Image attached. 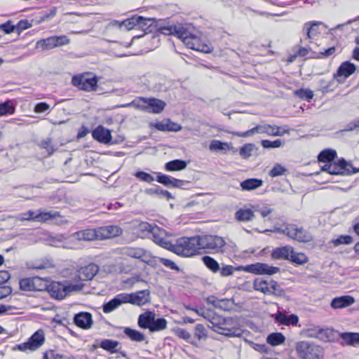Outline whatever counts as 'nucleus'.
Instances as JSON below:
<instances>
[{"mask_svg": "<svg viewBox=\"0 0 359 359\" xmlns=\"http://www.w3.org/2000/svg\"><path fill=\"white\" fill-rule=\"evenodd\" d=\"M99 346L111 353H118L121 349L120 343L118 341L108 339L101 340Z\"/></svg>", "mask_w": 359, "mask_h": 359, "instance_id": "29", "label": "nucleus"}, {"mask_svg": "<svg viewBox=\"0 0 359 359\" xmlns=\"http://www.w3.org/2000/svg\"><path fill=\"white\" fill-rule=\"evenodd\" d=\"M55 48L69 44L70 39L66 35L53 36Z\"/></svg>", "mask_w": 359, "mask_h": 359, "instance_id": "58", "label": "nucleus"}, {"mask_svg": "<svg viewBox=\"0 0 359 359\" xmlns=\"http://www.w3.org/2000/svg\"><path fill=\"white\" fill-rule=\"evenodd\" d=\"M43 359H76L70 354H63L54 349H48L43 353Z\"/></svg>", "mask_w": 359, "mask_h": 359, "instance_id": "33", "label": "nucleus"}, {"mask_svg": "<svg viewBox=\"0 0 359 359\" xmlns=\"http://www.w3.org/2000/svg\"><path fill=\"white\" fill-rule=\"evenodd\" d=\"M335 51H336L335 47L332 46L327 49H324V50H320L318 53V55H317L316 56H314V57H317V58L328 57H330L332 55H334Z\"/></svg>", "mask_w": 359, "mask_h": 359, "instance_id": "64", "label": "nucleus"}, {"mask_svg": "<svg viewBox=\"0 0 359 359\" xmlns=\"http://www.w3.org/2000/svg\"><path fill=\"white\" fill-rule=\"evenodd\" d=\"M39 146L41 148L46 149L49 156L52 155L55 151L50 138L42 140L39 143Z\"/></svg>", "mask_w": 359, "mask_h": 359, "instance_id": "55", "label": "nucleus"}, {"mask_svg": "<svg viewBox=\"0 0 359 359\" xmlns=\"http://www.w3.org/2000/svg\"><path fill=\"white\" fill-rule=\"evenodd\" d=\"M189 183V182L188 181L177 180V179H175V178L171 177L169 187L186 189V186Z\"/></svg>", "mask_w": 359, "mask_h": 359, "instance_id": "63", "label": "nucleus"}, {"mask_svg": "<svg viewBox=\"0 0 359 359\" xmlns=\"http://www.w3.org/2000/svg\"><path fill=\"white\" fill-rule=\"evenodd\" d=\"M138 22L137 23V29L146 31L152 25L154 20L151 18H146L142 16H137Z\"/></svg>", "mask_w": 359, "mask_h": 359, "instance_id": "51", "label": "nucleus"}, {"mask_svg": "<svg viewBox=\"0 0 359 359\" xmlns=\"http://www.w3.org/2000/svg\"><path fill=\"white\" fill-rule=\"evenodd\" d=\"M187 163L185 161L176 159L165 163V169L167 171H180L187 168Z\"/></svg>", "mask_w": 359, "mask_h": 359, "instance_id": "37", "label": "nucleus"}, {"mask_svg": "<svg viewBox=\"0 0 359 359\" xmlns=\"http://www.w3.org/2000/svg\"><path fill=\"white\" fill-rule=\"evenodd\" d=\"M150 234L154 243L165 249L170 250L172 243L168 240V237L170 236L171 234L157 226H154Z\"/></svg>", "mask_w": 359, "mask_h": 359, "instance_id": "15", "label": "nucleus"}, {"mask_svg": "<svg viewBox=\"0 0 359 359\" xmlns=\"http://www.w3.org/2000/svg\"><path fill=\"white\" fill-rule=\"evenodd\" d=\"M145 192L150 196L156 195L158 196L159 198H165L167 200H170L173 198L172 195L171 193L166 190H163L161 188H156V189H146Z\"/></svg>", "mask_w": 359, "mask_h": 359, "instance_id": "46", "label": "nucleus"}, {"mask_svg": "<svg viewBox=\"0 0 359 359\" xmlns=\"http://www.w3.org/2000/svg\"><path fill=\"white\" fill-rule=\"evenodd\" d=\"M340 337L348 345H359V333L344 332L340 334Z\"/></svg>", "mask_w": 359, "mask_h": 359, "instance_id": "40", "label": "nucleus"}, {"mask_svg": "<svg viewBox=\"0 0 359 359\" xmlns=\"http://www.w3.org/2000/svg\"><path fill=\"white\" fill-rule=\"evenodd\" d=\"M295 94L299 98L305 100H310L313 97V91L309 89L302 88V89L297 90L295 91Z\"/></svg>", "mask_w": 359, "mask_h": 359, "instance_id": "56", "label": "nucleus"}, {"mask_svg": "<svg viewBox=\"0 0 359 359\" xmlns=\"http://www.w3.org/2000/svg\"><path fill=\"white\" fill-rule=\"evenodd\" d=\"M124 254L132 258H135L148 264L152 262L151 253L140 248H129L124 250Z\"/></svg>", "mask_w": 359, "mask_h": 359, "instance_id": "16", "label": "nucleus"}, {"mask_svg": "<svg viewBox=\"0 0 359 359\" xmlns=\"http://www.w3.org/2000/svg\"><path fill=\"white\" fill-rule=\"evenodd\" d=\"M254 217L253 211L249 208H240L235 213V218L239 222H249L252 220Z\"/></svg>", "mask_w": 359, "mask_h": 359, "instance_id": "34", "label": "nucleus"}, {"mask_svg": "<svg viewBox=\"0 0 359 359\" xmlns=\"http://www.w3.org/2000/svg\"><path fill=\"white\" fill-rule=\"evenodd\" d=\"M297 355L299 359H324V348L310 341H300L295 344Z\"/></svg>", "mask_w": 359, "mask_h": 359, "instance_id": "4", "label": "nucleus"}, {"mask_svg": "<svg viewBox=\"0 0 359 359\" xmlns=\"http://www.w3.org/2000/svg\"><path fill=\"white\" fill-rule=\"evenodd\" d=\"M289 261L297 265H302L309 262V258L304 253L297 252L293 250Z\"/></svg>", "mask_w": 359, "mask_h": 359, "instance_id": "47", "label": "nucleus"}, {"mask_svg": "<svg viewBox=\"0 0 359 359\" xmlns=\"http://www.w3.org/2000/svg\"><path fill=\"white\" fill-rule=\"evenodd\" d=\"M209 149L211 151H227V150H233L235 152V149L231 144L227 142H222L220 140H214L211 141Z\"/></svg>", "mask_w": 359, "mask_h": 359, "instance_id": "36", "label": "nucleus"}, {"mask_svg": "<svg viewBox=\"0 0 359 359\" xmlns=\"http://www.w3.org/2000/svg\"><path fill=\"white\" fill-rule=\"evenodd\" d=\"M93 137L100 143L109 144L111 140V131L102 126H98L92 132Z\"/></svg>", "mask_w": 359, "mask_h": 359, "instance_id": "21", "label": "nucleus"}, {"mask_svg": "<svg viewBox=\"0 0 359 359\" xmlns=\"http://www.w3.org/2000/svg\"><path fill=\"white\" fill-rule=\"evenodd\" d=\"M175 334L179 338L185 340L187 342L191 345L198 347V344L196 340L192 337L190 332L183 328H177L175 330Z\"/></svg>", "mask_w": 359, "mask_h": 359, "instance_id": "43", "label": "nucleus"}, {"mask_svg": "<svg viewBox=\"0 0 359 359\" xmlns=\"http://www.w3.org/2000/svg\"><path fill=\"white\" fill-rule=\"evenodd\" d=\"M82 284H63L60 282H53L47 287L50 295L56 299H63L68 294L73 291L81 290Z\"/></svg>", "mask_w": 359, "mask_h": 359, "instance_id": "6", "label": "nucleus"}, {"mask_svg": "<svg viewBox=\"0 0 359 359\" xmlns=\"http://www.w3.org/2000/svg\"><path fill=\"white\" fill-rule=\"evenodd\" d=\"M137 15H134L130 18L126 19L119 23V27H123L126 30L129 31L133 29H137V23L138 20Z\"/></svg>", "mask_w": 359, "mask_h": 359, "instance_id": "49", "label": "nucleus"}, {"mask_svg": "<svg viewBox=\"0 0 359 359\" xmlns=\"http://www.w3.org/2000/svg\"><path fill=\"white\" fill-rule=\"evenodd\" d=\"M263 185V181L257 178H250L243 181L241 187L243 191L255 190Z\"/></svg>", "mask_w": 359, "mask_h": 359, "instance_id": "32", "label": "nucleus"}, {"mask_svg": "<svg viewBox=\"0 0 359 359\" xmlns=\"http://www.w3.org/2000/svg\"><path fill=\"white\" fill-rule=\"evenodd\" d=\"M203 263L212 273H215L220 270L219 263L210 256H203L202 257Z\"/></svg>", "mask_w": 359, "mask_h": 359, "instance_id": "44", "label": "nucleus"}, {"mask_svg": "<svg viewBox=\"0 0 359 359\" xmlns=\"http://www.w3.org/2000/svg\"><path fill=\"white\" fill-rule=\"evenodd\" d=\"M123 304H127V300L125 297V293L118 294L114 298L103 304V312L104 313H111Z\"/></svg>", "mask_w": 359, "mask_h": 359, "instance_id": "20", "label": "nucleus"}, {"mask_svg": "<svg viewBox=\"0 0 359 359\" xmlns=\"http://www.w3.org/2000/svg\"><path fill=\"white\" fill-rule=\"evenodd\" d=\"M147 112L151 114H160L161 113L166 106V103L161 100L148 97L147 102Z\"/></svg>", "mask_w": 359, "mask_h": 359, "instance_id": "25", "label": "nucleus"}, {"mask_svg": "<svg viewBox=\"0 0 359 359\" xmlns=\"http://www.w3.org/2000/svg\"><path fill=\"white\" fill-rule=\"evenodd\" d=\"M167 324L168 322L165 318H159L156 319V317H154L149 331L154 332L164 330L167 328Z\"/></svg>", "mask_w": 359, "mask_h": 359, "instance_id": "45", "label": "nucleus"}, {"mask_svg": "<svg viewBox=\"0 0 359 359\" xmlns=\"http://www.w3.org/2000/svg\"><path fill=\"white\" fill-rule=\"evenodd\" d=\"M154 127L160 131H180L182 127L169 120L158 121L155 123Z\"/></svg>", "mask_w": 359, "mask_h": 359, "instance_id": "30", "label": "nucleus"}, {"mask_svg": "<svg viewBox=\"0 0 359 359\" xmlns=\"http://www.w3.org/2000/svg\"><path fill=\"white\" fill-rule=\"evenodd\" d=\"M15 111V107L10 102H6L0 104V115L6 116L13 114Z\"/></svg>", "mask_w": 359, "mask_h": 359, "instance_id": "54", "label": "nucleus"}, {"mask_svg": "<svg viewBox=\"0 0 359 359\" xmlns=\"http://www.w3.org/2000/svg\"><path fill=\"white\" fill-rule=\"evenodd\" d=\"M262 146L265 149L279 148L283 146V142L281 140H276L273 141L264 140L261 142Z\"/></svg>", "mask_w": 359, "mask_h": 359, "instance_id": "52", "label": "nucleus"}, {"mask_svg": "<svg viewBox=\"0 0 359 359\" xmlns=\"http://www.w3.org/2000/svg\"><path fill=\"white\" fill-rule=\"evenodd\" d=\"M288 130H281V128L275 125H269L267 123H262L256 126L250 130L245 132H236L233 135L239 137H246L252 136L253 135L266 134L270 136H283L284 134L288 133Z\"/></svg>", "mask_w": 359, "mask_h": 359, "instance_id": "5", "label": "nucleus"}, {"mask_svg": "<svg viewBox=\"0 0 359 359\" xmlns=\"http://www.w3.org/2000/svg\"><path fill=\"white\" fill-rule=\"evenodd\" d=\"M293 253V248L290 245L278 247L273 250L271 257L273 259H283L289 261Z\"/></svg>", "mask_w": 359, "mask_h": 359, "instance_id": "22", "label": "nucleus"}, {"mask_svg": "<svg viewBox=\"0 0 359 359\" xmlns=\"http://www.w3.org/2000/svg\"><path fill=\"white\" fill-rule=\"evenodd\" d=\"M20 287L22 290L31 291L34 290V285L30 278H24L20 281Z\"/></svg>", "mask_w": 359, "mask_h": 359, "instance_id": "62", "label": "nucleus"}, {"mask_svg": "<svg viewBox=\"0 0 359 359\" xmlns=\"http://www.w3.org/2000/svg\"><path fill=\"white\" fill-rule=\"evenodd\" d=\"M254 289L266 295H280L283 290L277 282L273 280L256 278L253 283Z\"/></svg>", "mask_w": 359, "mask_h": 359, "instance_id": "12", "label": "nucleus"}, {"mask_svg": "<svg viewBox=\"0 0 359 359\" xmlns=\"http://www.w3.org/2000/svg\"><path fill=\"white\" fill-rule=\"evenodd\" d=\"M156 314L152 311H146L139 316L137 324L141 328L149 329L151 326Z\"/></svg>", "mask_w": 359, "mask_h": 359, "instance_id": "28", "label": "nucleus"}, {"mask_svg": "<svg viewBox=\"0 0 359 359\" xmlns=\"http://www.w3.org/2000/svg\"><path fill=\"white\" fill-rule=\"evenodd\" d=\"M337 157V152L334 149H327L322 151L318 155V161L321 163H327L334 161Z\"/></svg>", "mask_w": 359, "mask_h": 359, "instance_id": "39", "label": "nucleus"}, {"mask_svg": "<svg viewBox=\"0 0 359 359\" xmlns=\"http://www.w3.org/2000/svg\"><path fill=\"white\" fill-rule=\"evenodd\" d=\"M255 149L256 147L254 144H245L242 147H241L239 154L243 158H248L252 155V152L255 150Z\"/></svg>", "mask_w": 359, "mask_h": 359, "instance_id": "50", "label": "nucleus"}, {"mask_svg": "<svg viewBox=\"0 0 359 359\" xmlns=\"http://www.w3.org/2000/svg\"><path fill=\"white\" fill-rule=\"evenodd\" d=\"M199 250L198 236L189 238L182 237L177 239L175 243H172L170 251L182 257H191L196 255Z\"/></svg>", "mask_w": 359, "mask_h": 359, "instance_id": "3", "label": "nucleus"}, {"mask_svg": "<svg viewBox=\"0 0 359 359\" xmlns=\"http://www.w3.org/2000/svg\"><path fill=\"white\" fill-rule=\"evenodd\" d=\"M98 266L94 263H90L86 266L81 267L77 271L76 276L81 280H91L98 272Z\"/></svg>", "mask_w": 359, "mask_h": 359, "instance_id": "17", "label": "nucleus"}, {"mask_svg": "<svg viewBox=\"0 0 359 359\" xmlns=\"http://www.w3.org/2000/svg\"><path fill=\"white\" fill-rule=\"evenodd\" d=\"M332 242L335 246H338L341 244H346V245L350 244L353 242V239H352L351 236L345 235V236H340L337 239L332 240Z\"/></svg>", "mask_w": 359, "mask_h": 359, "instance_id": "60", "label": "nucleus"}, {"mask_svg": "<svg viewBox=\"0 0 359 359\" xmlns=\"http://www.w3.org/2000/svg\"><path fill=\"white\" fill-rule=\"evenodd\" d=\"M285 341V336L280 332H273L268 335L266 342L273 346H278L283 344Z\"/></svg>", "mask_w": 359, "mask_h": 359, "instance_id": "42", "label": "nucleus"}, {"mask_svg": "<svg viewBox=\"0 0 359 359\" xmlns=\"http://www.w3.org/2000/svg\"><path fill=\"white\" fill-rule=\"evenodd\" d=\"M74 323L83 329H89L93 325L92 315L87 312L77 313L74 318Z\"/></svg>", "mask_w": 359, "mask_h": 359, "instance_id": "23", "label": "nucleus"}, {"mask_svg": "<svg viewBox=\"0 0 359 359\" xmlns=\"http://www.w3.org/2000/svg\"><path fill=\"white\" fill-rule=\"evenodd\" d=\"M208 320H209L215 327V331L221 334L228 337H238L241 335V333L238 329L229 328L224 326L228 323L229 321L231 320V319L222 318L221 316L210 312Z\"/></svg>", "mask_w": 359, "mask_h": 359, "instance_id": "7", "label": "nucleus"}, {"mask_svg": "<svg viewBox=\"0 0 359 359\" xmlns=\"http://www.w3.org/2000/svg\"><path fill=\"white\" fill-rule=\"evenodd\" d=\"M134 176L139 180L147 183H151L154 180V177L151 174L144 171H137L134 174Z\"/></svg>", "mask_w": 359, "mask_h": 359, "instance_id": "57", "label": "nucleus"}, {"mask_svg": "<svg viewBox=\"0 0 359 359\" xmlns=\"http://www.w3.org/2000/svg\"><path fill=\"white\" fill-rule=\"evenodd\" d=\"M147 102L148 97H138L134 100H133L131 102L124 104L123 107H132L137 109H140L147 112Z\"/></svg>", "mask_w": 359, "mask_h": 359, "instance_id": "38", "label": "nucleus"}, {"mask_svg": "<svg viewBox=\"0 0 359 359\" xmlns=\"http://www.w3.org/2000/svg\"><path fill=\"white\" fill-rule=\"evenodd\" d=\"M165 35H173L180 39L187 48L203 53H210L212 48L203 43L193 32V27L188 25H177L163 27L161 29Z\"/></svg>", "mask_w": 359, "mask_h": 359, "instance_id": "1", "label": "nucleus"}, {"mask_svg": "<svg viewBox=\"0 0 359 359\" xmlns=\"http://www.w3.org/2000/svg\"><path fill=\"white\" fill-rule=\"evenodd\" d=\"M30 218L35 219V221L39 222H45L50 219H55L56 217H60L61 215L59 212H39L38 214H35L33 210H28V213Z\"/></svg>", "mask_w": 359, "mask_h": 359, "instance_id": "27", "label": "nucleus"}, {"mask_svg": "<svg viewBox=\"0 0 359 359\" xmlns=\"http://www.w3.org/2000/svg\"><path fill=\"white\" fill-rule=\"evenodd\" d=\"M233 306V301L231 299H219L217 308L224 311H229Z\"/></svg>", "mask_w": 359, "mask_h": 359, "instance_id": "59", "label": "nucleus"}, {"mask_svg": "<svg viewBox=\"0 0 359 359\" xmlns=\"http://www.w3.org/2000/svg\"><path fill=\"white\" fill-rule=\"evenodd\" d=\"M287 169L279 163H276L269 171V175L272 177H276L285 175Z\"/></svg>", "mask_w": 359, "mask_h": 359, "instance_id": "53", "label": "nucleus"}, {"mask_svg": "<svg viewBox=\"0 0 359 359\" xmlns=\"http://www.w3.org/2000/svg\"><path fill=\"white\" fill-rule=\"evenodd\" d=\"M321 169L331 175H344L359 172V169L353 168L350 163L344 159L340 160L338 163L332 161L325 163L321 166Z\"/></svg>", "mask_w": 359, "mask_h": 359, "instance_id": "9", "label": "nucleus"}, {"mask_svg": "<svg viewBox=\"0 0 359 359\" xmlns=\"http://www.w3.org/2000/svg\"><path fill=\"white\" fill-rule=\"evenodd\" d=\"M123 333L133 341L142 342L146 339V337L143 333L130 327H123Z\"/></svg>", "mask_w": 359, "mask_h": 359, "instance_id": "35", "label": "nucleus"}, {"mask_svg": "<svg viewBox=\"0 0 359 359\" xmlns=\"http://www.w3.org/2000/svg\"><path fill=\"white\" fill-rule=\"evenodd\" d=\"M122 229L116 225H108L96 229H87L75 232L72 238L76 241H91L94 240H105L120 236Z\"/></svg>", "mask_w": 359, "mask_h": 359, "instance_id": "2", "label": "nucleus"}, {"mask_svg": "<svg viewBox=\"0 0 359 359\" xmlns=\"http://www.w3.org/2000/svg\"><path fill=\"white\" fill-rule=\"evenodd\" d=\"M287 236L298 242L309 243L313 241L312 235L302 227H297L295 224L290 226L286 229Z\"/></svg>", "mask_w": 359, "mask_h": 359, "instance_id": "14", "label": "nucleus"}, {"mask_svg": "<svg viewBox=\"0 0 359 359\" xmlns=\"http://www.w3.org/2000/svg\"><path fill=\"white\" fill-rule=\"evenodd\" d=\"M194 339H197L198 341L206 340L208 338V332L205 326L202 324H197L194 327Z\"/></svg>", "mask_w": 359, "mask_h": 359, "instance_id": "48", "label": "nucleus"}, {"mask_svg": "<svg viewBox=\"0 0 359 359\" xmlns=\"http://www.w3.org/2000/svg\"><path fill=\"white\" fill-rule=\"evenodd\" d=\"M355 65L350 62H343L339 67L337 74L334 76L340 83L343 82L344 79L349 77L355 71Z\"/></svg>", "mask_w": 359, "mask_h": 359, "instance_id": "19", "label": "nucleus"}, {"mask_svg": "<svg viewBox=\"0 0 359 359\" xmlns=\"http://www.w3.org/2000/svg\"><path fill=\"white\" fill-rule=\"evenodd\" d=\"M149 292L146 290L132 294L125 293V297L127 300V303L138 306L145 304L149 300Z\"/></svg>", "mask_w": 359, "mask_h": 359, "instance_id": "18", "label": "nucleus"}, {"mask_svg": "<svg viewBox=\"0 0 359 359\" xmlns=\"http://www.w3.org/2000/svg\"><path fill=\"white\" fill-rule=\"evenodd\" d=\"M236 270H238V269H236L231 265H223L219 272L220 273L221 276L226 277L233 275V272Z\"/></svg>", "mask_w": 359, "mask_h": 359, "instance_id": "61", "label": "nucleus"}, {"mask_svg": "<svg viewBox=\"0 0 359 359\" xmlns=\"http://www.w3.org/2000/svg\"><path fill=\"white\" fill-rule=\"evenodd\" d=\"M276 322L284 325H297L299 322V317L295 314L287 316L285 313L278 311L275 315Z\"/></svg>", "mask_w": 359, "mask_h": 359, "instance_id": "26", "label": "nucleus"}, {"mask_svg": "<svg viewBox=\"0 0 359 359\" xmlns=\"http://www.w3.org/2000/svg\"><path fill=\"white\" fill-rule=\"evenodd\" d=\"M320 22H309L304 25L302 32L306 36V39L309 41V43H312L315 39L316 36H318V25Z\"/></svg>", "mask_w": 359, "mask_h": 359, "instance_id": "24", "label": "nucleus"}, {"mask_svg": "<svg viewBox=\"0 0 359 359\" xmlns=\"http://www.w3.org/2000/svg\"><path fill=\"white\" fill-rule=\"evenodd\" d=\"M45 332L43 330L36 331L27 341L18 344L17 348L20 351H35L40 348L45 343Z\"/></svg>", "mask_w": 359, "mask_h": 359, "instance_id": "11", "label": "nucleus"}, {"mask_svg": "<svg viewBox=\"0 0 359 359\" xmlns=\"http://www.w3.org/2000/svg\"><path fill=\"white\" fill-rule=\"evenodd\" d=\"M241 269L248 273L256 275L272 276L280 271V268L271 266L266 263L257 262L242 266Z\"/></svg>", "mask_w": 359, "mask_h": 359, "instance_id": "13", "label": "nucleus"}, {"mask_svg": "<svg viewBox=\"0 0 359 359\" xmlns=\"http://www.w3.org/2000/svg\"><path fill=\"white\" fill-rule=\"evenodd\" d=\"M200 250H212L215 252H222L225 245L224 240L218 236H198Z\"/></svg>", "mask_w": 359, "mask_h": 359, "instance_id": "8", "label": "nucleus"}, {"mask_svg": "<svg viewBox=\"0 0 359 359\" xmlns=\"http://www.w3.org/2000/svg\"><path fill=\"white\" fill-rule=\"evenodd\" d=\"M72 83L81 90L91 91L95 90L97 79L92 73L88 72L74 76L72 79Z\"/></svg>", "mask_w": 359, "mask_h": 359, "instance_id": "10", "label": "nucleus"}, {"mask_svg": "<svg viewBox=\"0 0 359 359\" xmlns=\"http://www.w3.org/2000/svg\"><path fill=\"white\" fill-rule=\"evenodd\" d=\"M354 302L353 297L350 296H342L332 299L331 306L334 309H341L348 306Z\"/></svg>", "mask_w": 359, "mask_h": 359, "instance_id": "31", "label": "nucleus"}, {"mask_svg": "<svg viewBox=\"0 0 359 359\" xmlns=\"http://www.w3.org/2000/svg\"><path fill=\"white\" fill-rule=\"evenodd\" d=\"M36 48L41 50H48L55 48L53 36L39 40L36 43Z\"/></svg>", "mask_w": 359, "mask_h": 359, "instance_id": "41", "label": "nucleus"}]
</instances>
